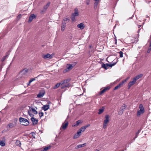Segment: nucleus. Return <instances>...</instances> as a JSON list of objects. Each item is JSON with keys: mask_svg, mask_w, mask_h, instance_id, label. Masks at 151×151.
I'll return each mask as SVG.
<instances>
[{"mask_svg": "<svg viewBox=\"0 0 151 151\" xmlns=\"http://www.w3.org/2000/svg\"><path fill=\"white\" fill-rule=\"evenodd\" d=\"M75 12L72 14L70 16L72 21L74 22L76 20L75 17L79 15L78 9L77 8H75L74 9Z\"/></svg>", "mask_w": 151, "mask_h": 151, "instance_id": "f257e3e1", "label": "nucleus"}, {"mask_svg": "<svg viewBox=\"0 0 151 151\" xmlns=\"http://www.w3.org/2000/svg\"><path fill=\"white\" fill-rule=\"evenodd\" d=\"M19 120L20 123L24 126L28 125L29 124L28 121L26 119L20 117L19 118Z\"/></svg>", "mask_w": 151, "mask_h": 151, "instance_id": "f03ea898", "label": "nucleus"}, {"mask_svg": "<svg viewBox=\"0 0 151 151\" xmlns=\"http://www.w3.org/2000/svg\"><path fill=\"white\" fill-rule=\"evenodd\" d=\"M116 64V63H113L112 64L106 63V64L103 63L102 64L101 67L107 70L108 69L107 66L111 67L114 65Z\"/></svg>", "mask_w": 151, "mask_h": 151, "instance_id": "7ed1b4c3", "label": "nucleus"}, {"mask_svg": "<svg viewBox=\"0 0 151 151\" xmlns=\"http://www.w3.org/2000/svg\"><path fill=\"white\" fill-rule=\"evenodd\" d=\"M105 119L104 120L103 123V127L104 129H105L107 126V124L109 121V116L108 115L105 116Z\"/></svg>", "mask_w": 151, "mask_h": 151, "instance_id": "20e7f679", "label": "nucleus"}, {"mask_svg": "<svg viewBox=\"0 0 151 151\" xmlns=\"http://www.w3.org/2000/svg\"><path fill=\"white\" fill-rule=\"evenodd\" d=\"M90 126V124H88L82 127L78 131L79 132H80V133L81 134L82 132H83L85 130V129Z\"/></svg>", "mask_w": 151, "mask_h": 151, "instance_id": "39448f33", "label": "nucleus"}, {"mask_svg": "<svg viewBox=\"0 0 151 151\" xmlns=\"http://www.w3.org/2000/svg\"><path fill=\"white\" fill-rule=\"evenodd\" d=\"M36 17L34 15V14H31L29 16V19L28 22H31L34 19H35Z\"/></svg>", "mask_w": 151, "mask_h": 151, "instance_id": "423d86ee", "label": "nucleus"}, {"mask_svg": "<svg viewBox=\"0 0 151 151\" xmlns=\"http://www.w3.org/2000/svg\"><path fill=\"white\" fill-rule=\"evenodd\" d=\"M82 123V121L80 120H78L75 123H74L72 125V127H76L78 126L80 124Z\"/></svg>", "mask_w": 151, "mask_h": 151, "instance_id": "0eeeda50", "label": "nucleus"}, {"mask_svg": "<svg viewBox=\"0 0 151 151\" xmlns=\"http://www.w3.org/2000/svg\"><path fill=\"white\" fill-rule=\"evenodd\" d=\"M43 58L44 59H51L52 58V56L51 55H50L49 54H47L46 55H43Z\"/></svg>", "mask_w": 151, "mask_h": 151, "instance_id": "6e6552de", "label": "nucleus"}, {"mask_svg": "<svg viewBox=\"0 0 151 151\" xmlns=\"http://www.w3.org/2000/svg\"><path fill=\"white\" fill-rule=\"evenodd\" d=\"M31 120L33 124L34 125H35L37 124L38 122V121L37 119L35 118L32 117L31 118Z\"/></svg>", "mask_w": 151, "mask_h": 151, "instance_id": "1a4fd4ad", "label": "nucleus"}, {"mask_svg": "<svg viewBox=\"0 0 151 151\" xmlns=\"http://www.w3.org/2000/svg\"><path fill=\"white\" fill-rule=\"evenodd\" d=\"M77 27L78 28H80L81 29H83L85 28V25L83 23H81L77 25Z\"/></svg>", "mask_w": 151, "mask_h": 151, "instance_id": "9d476101", "label": "nucleus"}, {"mask_svg": "<svg viewBox=\"0 0 151 151\" xmlns=\"http://www.w3.org/2000/svg\"><path fill=\"white\" fill-rule=\"evenodd\" d=\"M143 76V74H142L139 75L134 78H133V79L136 82V81L137 80L139 79L140 78H142Z\"/></svg>", "mask_w": 151, "mask_h": 151, "instance_id": "9b49d317", "label": "nucleus"}, {"mask_svg": "<svg viewBox=\"0 0 151 151\" xmlns=\"http://www.w3.org/2000/svg\"><path fill=\"white\" fill-rule=\"evenodd\" d=\"M135 83L136 82L134 81L133 79L132 81L129 82L128 85V89H129L133 85H134Z\"/></svg>", "mask_w": 151, "mask_h": 151, "instance_id": "f8f14e48", "label": "nucleus"}, {"mask_svg": "<svg viewBox=\"0 0 151 151\" xmlns=\"http://www.w3.org/2000/svg\"><path fill=\"white\" fill-rule=\"evenodd\" d=\"M68 125V122H66L65 124L64 123H63L62 127L60 128V129L61 128H63L64 129H65L67 128Z\"/></svg>", "mask_w": 151, "mask_h": 151, "instance_id": "ddd939ff", "label": "nucleus"}, {"mask_svg": "<svg viewBox=\"0 0 151 151\" xmlns=\"http://www.w3.org/2000/svg\"><path fill=\"white\" fill-rule=\"evenodd\" d=\"M81 134L80 133V132H79L78 131L77 133L75 134L73 137V138L74 139H76L78 138L80 135H81Z\"/></svg>", "mask_w": 151, "mask_h": 151, "instance_id": "4468645a", "label": "nucleus"}, {"mask_svg": "<svg viewBox=\"0 0 151 151\" xmlns=\"http://www.w3.org/2000/svg\"><path fill=\"white\" fill-rule=\"evenodd\" d=\"M28 71V69L27 68H25L21 71L20 73L22 74H25Z\"/></svg>", "mask_w": 151, "mask_h": 151, "instance_id": "2eb2a0df", "label": "nucleus"}, {"mask_svg": "<svg viewBox=\"0 0 151 151\" xmlns=\"http://www.w3.org/2000/svg\"><path fill=\"white\" fill-rule=\"evenodd\" d=\"M139 110L140 111L142 112V113H144L145 110L143 106V105L142 104H140L139 105Z\"/></svg>", "mask_w": 151, "mask_h": 151, "instance_id": "dca6fc26", "label": "nucleus"}, {"mask_svg": "<svg viewBox=\"0 0 151 151\" xmlns=\"http://www.w3.org/2000/svg\"><path fill=\"white\" fill-rule=\"evenodd\" d=\"M109 88H110L109 87H106L105 88L103 89L100 92V95H101L102 94L105 92L106 90L109 89Z\"/></svg>", "mask_w": 151, "mask_h": 151, "instance_id": "f3484780", "label": "nucleus"}, {"mask_svg": "<svg viewBox=\"0 0 151 151\" xmlns=\"http://www.w3.org/2000/svg\"><path fill=\"white\" fill-rule=\"evenodd\" d=\"M86 143H84L83 144L78 145L75 147V149H78L80 148L83 147L86 145Z\"/></svg>", "mask_w": 151, "mask_h": 151, "instance_id": "a211bd4d", "label": "nucleus"}, {"mask_svg": "<svg viewBox=\"0 0 151 151\" xmlns=\"http://www.w3.org/2000/svg\"><path fill=\"white\" fill-rule=\"evenodd\" d=\"M66 23L63 22H62V26H61V30L62 31H63L65 29V28L66 27Z\"/></svg>", "mask_w": 151, "mask_h": 151, "instance_id": "6ab92c4d", "label": "nucleus"}, {"mask_svg": "<svg viewBox=\"0 0 151 151\" xmlns=\"http://www.w3.org/2000/svg\"><path fill=\"white\" fill-rule=\"evenodd\" d=\"M45 92H40L37 95V97L39 98H42L44 95Z\"/></svg>", "mask_w": 151, "mask_h": 151, "instance_id": "aec40b11", "label": "nucleus"}, {"mask_svg": "<svg viewBox=\"0 0 151 151\" xmlns=\"http://www.w3.org/2000/svg\"><path fill=\"white\" fill-rule=\"evenodd\" d=\"M49 108V105H44L42 107V109H43L44 111H45L47 110Z\"/></svg>", "mask_w": 151, "mask_h": 151, "instance_id": "412c9836", "label": "nucleus"}, {"mask_svg": "<svg viewBox=\"0 0 151 151\" xmlns=\"http://www.w3.org/2000/svg\"><path fill=\"white\" fill-rule=\"evenodd\" d=\"M16 145L17 146L19 147H21V143L20 141L18 140H17L16 142Z\"/></svg>", "mask_w": 151, "mask_h": 151, "instance_id": "4be33fe9", "label": "nucleus"}, {"mask_svg": "<svg viewBox=\"0 0 151 151\" xmlns=\"http://www.w3.org/2000/svg\"><path fill=\"white\" fill-rule=\"evenodd\" d=\"M50 2H49L45 5L44 6V9L45 10H46L49 6L50 5Z\"/></svg>", "mask_w": 151, "mask_h": 151, "instance_id": "5701e85b", "label": "nucleus"}, {"mask_svg": "<svg viewBox=\"0 0 151 151\" xmlns=\"http://www.w3.org/2000/svg\"><path fill=\"white\" fill-rule=\"evenodd\" d=\"M15 124H14L13 123H9L7 125V126L10 128H13V127H15Z\"/></svg>", "mask_w": 151, "mask_h": 151, "instance_id": "b1692460", "label": "nucleus"}, {"mask_svg": "<svg viewBox=\"0 0 151 151\" xmlns=\"http://www.w3.org/2000/svg\"><path fill=\"white\" fill-rule=\"evenodd\" d=\"M104 107H103L102 109H99V110L98 114H102L104 112Z\"/></svg>", "mask_w": 151, "mask_h": 151, "instance_id": "393cba45", "label": "nucleus"}, {"mask_svg": "<svg viewBox=\"0 0 151 151\" xmlns=\"http://www.w3.org/2000/svg\"><path fill=\"white\" fill-rule=\"evenodd\" d=\"M5 142L4 141H3V140H0V145H1L2 147H4L5 146Z\"/></svg>", "mask_w": 151, "mask_h": 151, "instance_id": "a878e982", "label": "nucleus"}, {"mask_svg": "<svg viewBox=\"0 0 151 151\" xmlns=\"http://www.w3.org/2000/svg\"><path fill=\"white\" fill-rule=\"evenodd\" d=\"M30 109L31 110L32 112L35 114H37V111L35 110L34 109L30 107Z\"/></svg>", "mask_w": 151, "mask_h": 151, "instance_id": "bb28decb", "label": "nucleus"}, {"mask_svg": "<svg viewBox=\"0 0 151 151\" xmlns=\"http://www.w3.org/2000/svg\"><path fill=\"white\" fill-rule=\"evenodd\" d=\"M73 66L71 64H67V68L69 70H71L73 68Z\"/></svg>", "mask_w": 151, "mask_h": 151, "instance_id": "cd10ccee", "label": "nucleus"}, {"mask_svg": "<svg viewBox=\"0 0 151 151\" xmlns=\"http://www.w3.org/2000/svg\"><path fill=\"white\" fill-rule=\"evenodd\" d=\"M70 81V80L69 79H66L64 81H62L61 82V84L62 85L63 84L65 83H66Z\"/></svg>", "mask_w": 151, "mask_h": 151, "instance_id": "c85d7f7f", "label": "nucleus"}, {"mask_svg": "<svg viewBox=\"0 0 151 151\" xmlns=\"http://www.w3.org/2000/svg\"><path fill=\"white\" fill-rule=\"evenodd\" d=\"M51 147L50 146H47L44 148L42 151H47L48 149H50Z\"/></svg>", "mask_w": 151, "mask_h": 151, "instance_id": "c756f323", "label": "nucleus"}, {"mask_svg": "<svg viewBox=\"0 0 151 151\" xmlns=\"http://www.w3.org/2000/svg\"><path fill=\"white\" fill-rule=\"evenodd\" d=\"M127 106L125 104H123L122 106L120 108L121 110H122V111H124V110L125 109L126 107Z\"/></svg>", "mask_w": 151, "mask_h": 151, "instance_id": "7c9ffc66", "label": "nucleus"}, {"mask_svg": "<svg viewBox=\"0 0 151 151\" xmlns=\"http://www.w3.org/2000/svg\"><path fill=\"white\" fill-rule=\"evenodd\" d=\"M61 84V83H57L56 85L54 86V89H56L58 88V87H59L60 85Z\"/></svg>", "mask_w": 151, "mask_h": 151, "instance_id": "2f4dec72", "label": "nucleus"}, {"mask_svg": "<svg viewBox=\"0 0 151 151\" xmlns=\"http://www.w3.org/2000/svg\"><path fill=\"white\" fill-rule=\"evenodd\" d=\"M143 113H142V112L140 111V110H139L137 111V116H139L141 114H142Z\"/></svg>", "mask_w": 151, "mask_h": 151, "instance_id": "473e14b6", "label": "nucleus"}, {"mask_svg": "<svg viewBox=\"0 0 151 151\" xmlns=\"http://www.w3.org/2000/svg\"><path fill=\"white\" fill-rule=\"evenodd\" d=\"M70 21V20L68 18H65L63 19V22H65L66 21L68 22Z\"/></svg>", "mask_w": 151, "mask_h": 151, "instance_id": "72a5a7b5", "label": "nucleus"}, {"mask_svg": "<svg viewBox=\"0 0 151 151\" xmlns=\"http://www.w3.org/2000/svg\"><path fill=\"white\" fill-rule=\"evenodd\" d=\"M99 3V2L95 1L94 4V8L95 9H96Z\"/></svg>", "mask_w": 151, "mask_h": 151, "instance_id": "f704fd0d", "label": "nucleus"}, {"mask_svg": "<svg viewBox=\"0 0 151 151\" xmlns=\"http://www.w3.org/2000/svg\"><path fill=\"white\" fill-rule=\"evenodd\" d=\"M8 57V55H5L2 58H1V61L2 62H3L5 60V59L6 58Z\"/></svg>", "mask_w": 151, "mask_h": 151, "instance_id": "c9c22d12", "label": "nucleus"}, {"mask_svg": "<svg viewBox=\"0 0 151 151\" xmlns=\"http://www.w3.org/2000/svg\"><path fill=\"white\" fill-rule=\"evenodd\" d=\"M123 111L120 109L119 111L118 112V114L119 115H121L123 113Z\"/></svg>", "mask_w": 151, "mask_h": 151, "instance_id": "e433bc0d", "label": "nucleus"}, {"mask_svg": "<svg viewBox=\"0 0 151 151\" xmlns=\"http://www.w3.org/2000/svg\"><path fill=\"white\" fill-rule=\"evenodd\" d=\"M119 53L120 54V55H119L120 57V58L122 57H123V52L122 51H120L119 52Z\"/></svg>", "mask_w": 151, "mask_h": 151, "instance_id": "4c0bfd02", "label": "nucleus"}, {"mask_svg": "<svg viewBox=\"0 0 151 151\" xmlns=\"http://www.w3.org/2000/svg\"><path fill=\"white\" fill-rule=\"evenodd\" d=\"M69 70V69H68L67 68L65 69L63 71V73H66V72H68Z\"/></svg>", "mask_w": 151, "mask_h": 151, "instance_id": "58836bf2", "label": "nucleus"}, {"mask_svg": "<svg viewBox=\"0 0 151 151\" xmlns=\"http://www.w3.org/2000/svg\"><path fill=\"white\" fill-rule=\"evenodd\" d=\"M123 84H124V82H123L122 81V82L120 83L118 85L119 86V87H120L123 85Z\"/></svg>", "mask_w": 151, "mask_h": 151, "instance_id": "ea45409f", "label": "nucleus"}, {"mask_svg": "<svg viewBox=\"0 0 151 151\" xmlns=\"http://www.w3.org/2000/svg\"><path fill=\"white\" fill-rule=\"evenodd\" d=\"M151 50V46H150L147 51V52L149 53Z\"/></svg>", "mask_w": 151, "mask_h": 151, "instance_id": "a19ab883", "label": "nucleus"}, {"mask_svg": "<svg viewBox=\"0 0 151 151\" xmlns=\"http://www.w3.org/2000/svg\"><path fill=\"white\" fill-rule=\"evenodd\" d=\"M43 113L42 112H40L39 113V115L40 118H41L43 116Z\"/></svg>", "mask_w": 151, "mask_h": 151, "instance_id": "79ce46f5", "label": "nucleus"}, {"mask_svg": "<svg viewBox=\"0 0 151 151\" xmlns=\"http://www.w3.org/2000/svg\"><path fill=\"white\" fill-rule=\"evenodd\" d=\"M141 131L140 130H139L136 133V137L135 138H136L137 137L138 135L139 134L140 132Z\"/></svg>", "mask_w": 151, "mask_h": 151, "instance_id": "37998d69", "label": "nucleus"}, {"mask_svg": "<svg viewBox=\"0 0 151 151\" xmlns=\"http://www.w3.org/2000/svg\"><path fill=\"white\" fill-rule=\"evenodd\" d=\"M31 134L33 137L35 138V136L36 135L35 134L34 132H32L31 133Z\"/></svg>", "mask_w": 151, "mask_h": 151, "instance_id": "c03bdc74", "label": "nucleus"}, {"mask_svg": "<svg viewBox=\"0 0 151 151\" xmlns=\"http://www.w3.org/2000/svg\"><path fill=\"white\" fill-rule=\"evenodd\" d=\"M22 17V15L21 14H19L17 17V18L18 19H19Z\"/></svg>", "mask_w": 151, "mask_h": 151, "instance_id": "a18cd8bd", "label": "nucleus"}, {"mask_svg": "<svg viewBox=\"0 0 151 151\" xmlns=\"http://www.w3.org/2000/svg\"><path fill=\"white\" fill-rule=\"evenodd\" d=\"M35 80V79L34 78H32V79H30V80H29V83H30L32 81H34Z\"/></svg>", "mask_w": 151, "mask_h": 151, "instance_id": "49530a36", "label": "nucleus"}, {"mask_svg": "<svg viewBox=\"0 0 151 151\" xmlns=\"http://www.w3.org/2000/svg\"><path fill=\"white\" fill-rule=\"evenodd\" d=\"M129 78V77H128L127 78L125 79L123 81H122L123 82H124V83L126 82L127 81Z\"/></svg>", "mask_w": 151, "mask_h": 151, "instance_id": "de8ad7c7", "label": "nucleus"}, {"mask_svg": "<svg viewBox=\"0 0 151 151\" xmlns=\"http://www.w3.org/2000/svg\"><path fill=\"white\" fill-rule=\"evenodd\" d=\"M90 1V0H86V4L87 5H89Z\"/></svg>", "mask_w": 151, "mask_h": 151, "instance_id": "09e8293b", "label": "nucleus"}, {"mask_svg": "<svg viewBox=\"0 0 151 151\" xmlns=\"http://www.w3.org/2000/svg\"><path fill=\"white\" fill-rule=\"evenodd\" d=\"M119 87V86L118 85L116 86L114 88V90H116L118 89Z\"/></svg>", "mask_w": 151, "mask_h": 151, "instance_id": "8fccbe9b", "label": "nucleus"}, {"mask_svg": "<svg viewBox=\"0 0 151 151\" xmlns=\"http://www.w3.org/2000/svg\"><path fill=\"white\" fill-rule=\"evenodd\" d=\"M28 113H29V115H30L31 116H34V115H33V114H30V113H29V112H28Z\"/></svg>", "mask_w": 151, "mask_h": 151, "instance_id": "3c124183", "label": "nucleus"}, {"mask_svg": "<svg viewBox=\"0 0 151 151\" xmlns=\"http://www.w3.org/2000/svg\"><path fill=\"white\" fill-rule=\"evenodd\" d=\"M94 1H95L96 2H99V0H93Z\"/></svg>", "mask_w": 151, "mask_h": 151, "instance_id": "603ef678", "label": "nucleus"}, {"mask_svg": "<svg viewBox=\"0 0 151 151\" xmlns=\"http://www.w3.org/2000/svg\"><path fill=\"white\" fill-rule=\"evenodd\" d=\"M141 27V25H138V27L139 28Z\"/></svg>", "mask_w": 151, "mask_h": 151, "instance_id": "864d4df0", "label": "nucleus"}, {"mask_svg": "<svg viewBox=\"0 0 151 151\" xmlns=\"http://www.w3.org/2000/svg\"><path fill=\"white\" fill-rule=\"evenodd\" d=\"M46 10H45H45H42L41 11V12H44Z\"/></svg>", "mask_w": 151, "mask_h": 151, "instance_id": "5fc2aeb1", "label": "nucleus"}, {"mask_svg": "<svg viewBox=\"0 0 151 151\" xmlns=\"http://www.w3.org/2000/svg\"><path fill=\"white\" fill-rule=\"evenodd\" d=\"M116 41H117V40H116Z\"/></svg>", "mask_w": 151, "mask_h": 151, "instance_id": "6e6d98bb", "label": "nucleus"}]
</instances>
